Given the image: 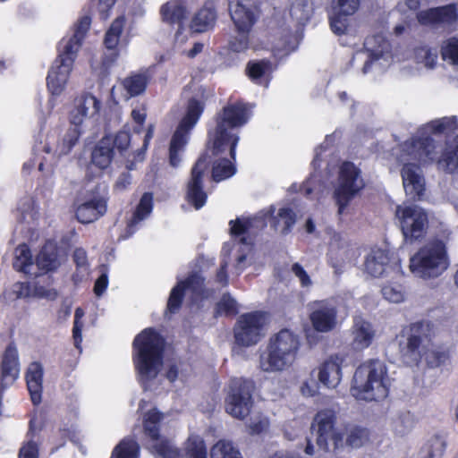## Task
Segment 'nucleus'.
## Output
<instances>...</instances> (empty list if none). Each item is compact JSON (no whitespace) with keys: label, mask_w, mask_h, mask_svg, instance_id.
I'll list each match as a JSON object with an SVG mask.
<instances>
[{"label":"nucleus","mask_w":458,"mask_h":458,"mask_svg":"<svg viewBox=\"0 0 458 458\" xmlns=\"http://www.w3.org/2000/svg\"><path fill=\"white\" fill-rule=\"evenodd\" d=\"M401 165L403 186L413 200L421 199L426 190L421 166L436 163L438 170L458 173V123L455 117H444L421 126L417 133L394 152Z\"/></svg>","instance_id":"obj_1"},{"label":"nucleus","mask_w":458,"mask_h":458,"mask_svg":"<svg viewBox=\"0 0 458 458\" xmlns=\"http://www.w3.org/2000/svg\"><path fill=\"white\" fill-rule=\"evenodd\" d=\"M250 116V106L238 102L230 104L223 108L216 119V125L208 131V145L214 156H223L215 161L212 176L216 182H220L233 176L235 166L227 158L235 157V148L239 137L233 133L234 128L244 125Z\"/></svg>","instance_id":"obj_2"},{"label":"nucleus","mask_w":458,"mask_h":458,"mask_svg":"<svg viewBox=\"0 0 458 458\" xmlns=\"http://www.w3.org/2000/svg\"><path fill=\"white\" fill-rule=\"evenodd\" d=\"M403 355L411 361L424 360L430 368L442 365L448 358V348L442 344L440 331L429 321H420L411 325Z\"/></svg>","instance_id":"obj_3"},{"label":"nucleus","mask_w":458,"mask_h":458,"mask_svg":"<svg viewBox=\"0 0 458 458\" xmlns=\"http://www.w3.org/2000/svg\"><path fill=\"white\" fill-rule=\"evenodd\" d=\"M391 378L386 363L380 360H369L360 364L354 375L351 393L358 400L381 401L387 397Z\"/></svg>","instance_id":"obj_4"},{"label":"nucleus","mask_w":458,"mask_h":458,"mask_svg":"<svg viewBox=\"0 0 458 458\" xmlns=\"http://www.w3.org/2000/svg\"><path fill=\"white\" fill-rule=\"evenodd\" d=\"M450 266L446 242L440 239L428 241L409 259L410 272L415 278L423 281L441 277Z\"/></svg>","instance_id":"obj_5"},{"label":"nucleus","mask_w":458,"mask_h":458,"mask_svg":"<svg viewBox=\"0 0 458 458\" xmlns=\"http://www.w3.org/2000/svg\"><path fill=\"white\" fill-rule=\"evenodd\" d=\"M133 363L140 381L157 377L162 366L164 340L152 328H146L133 341Z\"/></svg>","instance_id":"obj_6"},{"label":"nucleus","mask_w":458,"mask_h":458,"mask_svg":"<svg viewBox=\"0 0 458 458\" xmlns=\"http://www.w3.org/2000/svg\"><path fill=\"white\" fill-rule=\"evenodd\" d=\"M300 349L299 337L284 329L269 339L267 350L259 356V369L265 372H278L290 368Z\"/></svg>","instance_id":"obj_7"},{"label":"nucleus","mask_w":458,"mask_h":458,"mask_svg":"<svg viewBox=\"0 0 458 458\" xmlns=\"http://www.w3.org/2000/svg\"><path fill=\"white\" fill-rule=\"evenodd\" d=\"M364 186L365 182L360 169L353 163H343L334 188V198L338 206L339 214L344 213L349 203L360 192Z\"/></svg>","instance_id":"obj_8"},{"label":"nucleus","mask_w":458,"mask_h":458,"mask_svg":"<svg viewBox=\"0 0 458 458\" xmlns=\"http://www.w3.org/2000/svg\"><path fill=\"white\" fill-rule=\"evenodd\" d=\"M336 413L333 409L319 410L310 424L311 432L316 436V443L319 449L329 452L331 445L334 450L344 447V436L336 429Z\"/></svg>","instance_id":"obj_9"},{"label":"nucleus","mask_w":458,"mask_h":458,"mask_svg":"<svg viewBox=\"0 0 458 458\" xmlns=\"http://www.w3.org/2000/svg\"><path fill=\"white\" fill-rule=\"evenodd\" d=\"M395 218L405 241L412 242L423 238L428 227V216L421 207L403 203L395 208Z\"/></svg>","instance_id":"obj_10"},{"label":"nucleus","mask_w":458,"mask_h":458,"mask_svg":"<svg viewBox=\"0 0 458 458\" xmlns=\"http://www.w3.org/2000/svg\"><path fill=\"white\" fill-rule=\"evenodd\" d=\"M253 391L254 384L251 380L242 377L232 378L226 390V412L235 419L244 420L253 405Z\"/></svg>","instance_id":"obj_11"},{"label":"nucleus","mask_w":458,"mask_h":458,"mask_svg":"<svg viewBox=\"0 0 458 458\" xmlns=\"http://www.w3.org/2000/svg\"><path fill=\"white\" fill-rule=\"evenodd\" d=\"M267 321V316L264 312L241 315L233 328L235 344L243 347L257 344L265 336Z\"/></svg>","instance_id":"obj_12"},{"label":"nucleus","mask_w":458,"mask_h":458,"mask_svg":"<svg viewBox=\"0 0 458 458\" xmlns=\"http://www.w3.org/2000/svg\"><path fill=\"white\" fill-rule=\"evenodd\" d=\"M203 112V105L196 99L190 100L187 113L172 137L169 159L172 166L176 167L181 162L180 153L188 141L189 131L195 126Z\"/></svg>","instance_id":"obj_13"},{"label":"nucleus","mask_w":458,"mask_h":458,"mask_svg":"<svg viewBox=\"0 0 458 458\" xmlns=\"http://www.w3.org/2000/svg\"><path fill=\"white\" fill-rule=\"evenodd\" d=\"M59 54L49 69L47 87L52 96L58 97L65 90L77 55L58 48Z\"/></svg>","instance_id":"obj_14"},{"label":"nucleus","mask_w":458,"mask_h":458,"mask_svg":"<svg viewBox=\"0 0 458 458\" xmlns=\"http://www.w3.org/2000/svg\"><path fill=\"white\" fill-rule=\"evenodd\" d=\"M365 50L358 52L353 56V61H364L362 68L364 74L368 73L370 65L383 68L389 63V43L382 36H373L366 38Z\"/></svg>","instance_id":"obj_15"},{"label":"nucleus","mask_w":458,"mask_h":458,"mask_svg":"<svg viewBox=\"0 0 458 458\" xmlns=\"http://www.w3.org/2000/svg\"><path fill=\"white\" fill-rule=\"evenodd\" d=\"M101 102L90 93H83L78 96L70 111L69 119L74 128H79L83 132L88 124H93L98 121Z\"/></svg>","instance_id":"obj_16"},{"label":"nucleus","mask_w":458,"mask_h":458,"mask_svg":"<svg viewBox=\"0 0 458 458\" xmlns=\"http://www.w3.org/2000/svg\"><path fill=\"white\" fill-rule=\"evenodd\" d=\"M309 318L312 327L319 333L334 330L337 324V308L332 299L315 301L309 304Z\"/></svg>","instance_id":"obj_17"},{"label":"nucleus","mask_w":458,"mask_h":458,"mask_svg":"<svg viewBox=\"0 0 458 458\" xmlns=\"http://www.w3.org/2000/svg\"><path fill=\"white\" fill-rule=\"evenodd\" d=\"M162 415L152 409L144 416V429L151 438L152 444L149 448L157 458H180L178 450L166 440L159 439L158 426Z\"/></svg>","instance_id":"obj_18"},{"label":"nucleus","mask_w":458,"mask_h":458,"mask_svg":"<svg viewBox=\"0 0 458 458\" xmlns=\"http://www.w3.org/2000/svg\"><path fill=\"white\" fill-rule=\"evenodd\" d=\"M360 0H333L329 13L331 30L336 35L348 33L350 16L360 8Z\"/></svg>","instance_id":"obj_19"},{"label":"nucleus","mask_w":458,"mask_h":458,"mask_svg":"<svg viewBox=\"0 0 458 458\" xmlns=\"http://www.w3.org/2000/svg\"><path fill=\"white\" fill-rule=\"evenodd\" d=\"M208 165L206 157H199L192 167L191 176L187 185L186 199L196 209L201 208L207 201V193L202 187V178Z\"/></svg>","instance_id":"obj_20"},{"label":"nucleus","mask_w":458,"mask_h":458,"mask_svg":"<svg viewBox=\"0 0 458 458\" xmlns=\"http://www.w3.org/2000/svg\"><path fill=\"white\" fill-rule=\"evenodd\" d=\"M345 362L344 354L336 353L327 357L318 367V382L328 389L336 388L342 381V369Z\"/></svg>","instance_id":"obj_21"},{"label":"nucleus","mask_w":458,"mask_h":458,"mask_svg":"<svg viewBox=\"0 0 458 458\" xmlns=\"http://www.w3.org/2000/svg\"><path fill=\"white\" fill-rule=\"evenodd\" d=\"M106 211V200L98 193H89L76 207L75 215L82 224L92 223Z\"/></svg>","instance_id":"obj_22"},{"label":"nucleus","mask_w":458,"mask_h":458,"mask_svg":"<svg viewBox=\"0 0 458 458\" xmlns=\"http://www.w3.org/2000/svg\"><path fill=\"white\" fill-rule=\"evenodd\" d=\"M351 335L352 348L355 351H363L372 344L376 337V329L369 320L356 317L353 319Z\"/></svg>","instance_id":"obj_23"},{"label":"nucleus","mask_w":458,"mask_h":458,"mask_svg":"<svg viewBox=\"0 0 458 458\" xmlns=\"http://www.w3.org/2000/svg\"><path fill=\"white\" fill-rule=\"evenodd\" d=\"M81 133V129L70 127L59 139H55L54 136L49 137L44 148L45 152L52 154L57 158L69 154Z\"/></svg>","instance_id":"obj_24"},{"label":"nucleus","mask_w":458,"mask_h":458,"mask_svg":"<svg viewBox=\"0 0 458 458\" xmlns=\"http://www.w3.org/2000/svg\"><path fill=\"white\" fill-rule=\"evenodd\" d=\"M162 19L169 24H177L179 30L175 35V43L182 45L186 40V36L182 35L181 27L187 17V10L184 4L179 0H172L162 5L160 9Z\"/></svg>","instance_id":"obj_25"},{"label":"nucleus","mask_w":458,"mask_h":458,"mask_svg":"<svg viewBox=\"0 0 458 458\" xmlns=\"http://www.w3.org/2000/svg\"><path fill=\"white\" fill-rule=\"evenodd\" d=\"M230 14L238 31H250L255 21L253 1H232L230 4Z\"/></svg>","instance_id":"obj_26"},{"label":"nucleus","mask_w":458,"mask_h":458,"mask_svg":"<svg viewBox=\"0 0 458 458\" xmlns=\"http://www.w3.org/2000/svg\"><path fill=\"white\" fill-rule=\"evenodd\" d=\"M364 272L372 277H380L391 269L390 257L386 250L375 248L366 256Z\"/></svg>","instance_id":"obj_27"},{"label":"nucleus","mask_w":458,"mask_h":458,"mask_svg":"<svg viewBox=\"0 0 458 458\" xmlns=\"http://www.w3.org/2000/svg\"><path fill=\"white\" fill-rule=\"evenodd\" d=\"M44 368L38 361L30 362L25 372V380L33 404L42 401Z\"/></svg>","instance_id":"obj_28"},{"label":"nucleus","mask_w":458,"mask_h":458,"mask_svg":"<svg viewBox=\"0 0 458 458\" xmlns=\"http://www.w3.org/2000/svg\"><path fill=\"white\" fill-rule=\"evenodd\" d=\"M202 285L203 278L197 274H193L189 276L185 282H179L171 291L167 302L168 310L174 313L179 309L182 302V292L184 290H191L193 293H198L201 290Z\"/></svg>","instance_id":"obj_29"},{"label":"nucleus","mask_w":458,"mask_h":458,"mask_svg":"<svg viewBox=\"0 0 458 458\" xmlns=\"http://www.w3.org/2000/svg\"><path fill=\"white\" fill-rule=\"evenodd\" d=\"M1 372L3 383L13 384L20 375V363L17 348L9 344L1 362Z\"/></svg>","instance_id":"obj_30"},{"label":"nucleus","mask_w":458,"mask_h":458,"mask_svg":"<svg viewBox=\"0 0 458 458\" xmlns=\"http://www.w3.org/2000/svg\"><path fill=\"white\" fill-rule=\"evenodd\" d=\"M90 22L91 21L89 16L81 18L75 24L73 35L70 38H63L59 43L58 48L64 50L65 53L77 55L82 40L89 29Z\"/></svg>","instance_id":"obj_31"},{"label":"nucleus","mask_w":458,"mask_h":458,"mask_svg":"<svg viewBox=\"0 0 458 458\" xmlns=\"http://www.w3.org/2000/svg\"><path fill=\"white\" fill-rule=\"evenodd\" d=\"M62 263L56 247L47 243L36 258V265L44 273L56 270Z\"/></svg>","instance_id":"obj_32"},{"label":"nucleus","mask_w":458,"mask_h":458,"mask_svg":"<svg viewBox=\"0 0 458 458\" xmlns=\"http://www.w3.org/2000/svg\"><path fill=\"white\" fill-rule=\"evenodd\" d=\"M322 4L321 0H295L290 9V14L299 23L308 21L316 8Z\"/></svg>","instance_id":"obj_33"},{"label":"nucleus","mask_w":458,"mask_h":458,"mask_svg":"<svg viewBox=\"0 0 458 458\" xmlns=\"http://www.w3.org/2000/svg\"><path fill=\"white\" fill-rule=\"evenodd\" d=\"M113 158L112 140L103 138L94 148L91 154V162L100 169L109 166Z\"/></svg>","instance_id":"obj_34"},{"label":"nucleus","mask_w":458,"mask_h":458,"mask_svg":"<svg viewBox=\"0 0 458 458\" xmlns=\"http://www.w3.org/2000/svg\"><path fill=\"white\" fill-rule=\"evenodd\" d=\"M153 209V196L146 192L142 195L129 224L128 228L132 233L136 226L146 217H148Z\"/></svg>","instance_id":"obj_35"},{"label":"nucleus","mask_w":458,"mask_h":458,"mask_svg":"<svg viewBox=\"0 0 458 458\" xmlns=\"http://www.w3.org/2000/svg\"><path fill=\"white\" fill-rule=\"evenodd\" d=\"M148 81V79L145 73H135L125 78L122 81V86L126 91L125 98L128 99L142 94L146 89Z\"/></svg>","instance_id":"obj_36"},{"label":"nucleus","mask_w":458,"mask_h":458,"mask_svg":"<svg viewBox=\"0 0 458 458\" xmlns=\"http://www.w3.org/2000/svg\"><path fill=\"white\" fill-rule=\"evenodd\" d=\"M216 21V13L212 8L200 9L193 17L191 30L194 32H204L213 27Z\"/></svg>","instance_id":"obj_37"},{"label":"nucleus","mask_w":458,"mask_h":458,"mask_svg":"<svg viewBox=\"0 0 458 458\" xmlns=\"http://www.w3.org/2000/svg\"><path fill=\"white\" fill-rule=\"evenodd\" d=\"M296 222L295 213L289 208H279L272 217V226L281 233H287Z\"/></svg>","instance_id":"obj_38"},{"label":"nucleus","mask_w":458,"mask_h":458,"mask_svg":"<svg viewBox=\"0 0 458 458\" xmlns=\"http://www.w3.org/2000/svg\"><path fill=\"white\" fill-rule=\"evenodd\" d=\"M437 28L454 30L458 21V12L454 4L437 7Z\"/></svg>","instance_id":"obj_39"},{"label":"nucleus","mask_w":458,"mask_h":458,"mask_svg":"<svg viewBox=\"0 0 458 458\" xmlns=\"http://www.w3.org/2000/svg\"><path fill=\"white\" fill-rule=\"evenodd\" d=\"M32 266V256L29 247L26 244L19 245L14 252L13 267L18 271L30 274Z\"/></svg>","instance_id":"obj_40"},{"label":"nucleus","mask_w":458,"mask_h":458,"mask_svg":"<svg viewBox=\"0 0 458 458\" xmlns=\"http://www.w3.org/2000/svg\"><path fill=\"white\" fill-rule=\"evenodd\" d=\"M211 458H242L239 450L233 442L226 439L218 440L210 449Z\"/></svg>","instance_id":"obj_41"},{"label":"nucleus","mask_w":458,"mask_h":458,"mask_svg":"<svg viewBox=\"0 0 458 458\" xmlns=\"http://www.w3.org/2000/svg\"><path fill=\"white\" fill-rule=\"evenodd\" d=\"M369 440V434L366 428L360 427H351L346 431V438L344 445L351 448H360L366 445Z\"/></svg>","instance_id":"obj_42"},{"label":"nucleus","mask_w":458,"mask_h":458,"mask_svg":"<svg viewBox=\"0 0 458 458\" xmlns=\"http://www.w3.org/2000/svg\"><path fill=\"white\" fill-rule=\"evenodd\" d=\"M185 451L190 458H207V448L204 439L195 433H191L185 443Z\"/></svg>","instance_id":"obj_43"},{"label":"nucleus","mask_w":458,"mask_h":458,"mask_svg":"<svg viewBox=\"0 0 458 458\" xmlns=\"http://www.w3.org/2000/svg\"><path fill=\"white\" fill-rule=\"evenodd\" d=\"M445 450V440L440 437H433L423 445L419 458H440Z\"/></svg>","instance_id":"obj_44"},{"label":"nucleus","mask_w":458,"mask_h":458,"mask_svg":"<svg viewBox=\"0 0 458 458\" xmlns=\"http://www.w3.org/2000/svg\"><path fill=\"white\" fill-rule=\"evenodd\" d=\"M230 225L231 233L235 236H240L244 233H251V228L253 226L263 228L265 226V222L259 217L250 219L238 218L235 221H231Z\"/></svg>","instance_id":"obj_45"},{"label":"nucleus","mask_w":458,"mask_h":458,"mask_svg":"<svg viewBox=\"0 0 458 458\" xmlns=\"http://www.w3.org/2000/svg\"><path fill=\"white\" fill-rule=\"evenodd\" d=\"M140 447L136 441L124 438L113 450L111 458H138Z\"/></svg>","instance_id":"obj_46"},{"label":"nucleus","mask_w":458,"mask_h":458,"mask_svg":"<svg viewBox=\"0 0 458 458\" xmlns=\"http://www.w3.org/2000/svg\"><path fill=\"white\" fill-rule=\"evenodd\" d=\"M440 53L444 61L458 66V37H450L444 40L441 44Z\"/></svg>","instance_id":"obj_47"},{"label":"nucleus","mask_w":458,"mask_h":458,"mask_svg":"<svg viewBox=\"0 0 458 458\" xmlns=\"http://www.w3.org/2000/svg\"><path fill=\"white\" fill-rule=\"evenodd\" d=\"M271 71V63L267 60L250 61L246 65L247 76L255 83H259V80Z\"/></svg>","instance_id":"obj_48"},{"label":"nucleus","mask_w":458,"mask_h":458,"mask_svg":"<svg viewBox=\"0 0 458 458\" xmlns=\"http://www.w3.org/2000/svg\"><path fill=\"white\" fill-rule=\"evenodd\" d=\"M414 59L426 68L433 69L437 63V54L435 49L423 46L414 49Z\"/></svg>","instance_id":"obj_49"},{"label":"nucleus","mask_w":458,"mask_h":458,"mask_svg":"<svg viewBox=\"0 0 458 458\" xmlns=\"http://www.w3.org/2000/svg\"><path fill=\"white\" fill-rule=\"evenodd\" d=\"M124 24L125 19L123 16L118 17L113 21L105 37L104 43L107 48L113 49L117 46Z\"/></svg>","instance_id":"obj_50"},{"label":"nucleus","mask_w":458,"mask_h":458,"mask_svg":"<svg viewBox=\"0 0 458 458\" xmlns=\"http://www.w3.org/2000/svg\"><path fill=\"white\" fill-rule=\"evenodd\" d=\"M414 426V417L409 412H402L397 414L392 421L393 429L399 435L408 433Z\"/></svg>","instance_id":"obj_51"},{"label":"nucleus","mask_w":458,"mask_h":458,"mask_svg":"<svg viewBox=\"0 0 458 458\" xmlns=\"http://www.w3.org/2000/svg\"><path fill=\"white\" fill-rule=\"evenodd\" d=\"M383 297L393 303H400L404 301V292L399 284H387L382 288Z\"/></svg>","instance_id":"obj_52"},{"label":"nucleus","mask_w":458,"mask_h":458,"mask_svg":"<svg viewBox=\"0 0 458 458\" xmlns=\"http://www.w3.org/2000/svg\"><path fill=\"white\" fill-rule=\"evenodd\" d=\"M238 312L237 303L230 295L225 294L216 305L217 315H234Z\"/></svg>","instance_id":"obj_53"},{"label":"nucleus","mask_w":458,"mask_h":458,"mask_svg":"<svg viewBox=\"0 0 458 458\" xmlns=\"http://www.w3.org/2000/svg\"><path fill=\"white\" fill-rule=\"evenodd\" d=\"M84 310L81 308H77L74 312V322L72 328V337L74 345L81 351V344L82 342L81 331L83 327L82 318L84 317Z\"/></svg>","instance_id":"obj_54"},{"label":"nucleus","mask_w":458,"mask_h":458,"mask_svg":"<svg viewBox=\"0 0 458 458\" xmlns=\"http://www.w3.org/2000/svg\"><path fill=\"white\" fill-rule=\"evenodd\" d=\"M239 34L230 42V48L235 53H243L250 47L249 31H238Z\"/></svg>","instance_id":"obj_55"},{"label":"nucleus","mask_w":458,"mask_h":458,"mask_svg":"<svg viewBox=\"0 0 458 458\" xmlns=\"http://www.w3.org/2000/svg\"><path fill=\"white\" fill-rule=\"evenodd\" d=\"M437 7L421 11L417 13L420 24L437 28Z\"/></svg>","instance_id":"obj_56"},{"label":"nucleus","mask_w":458,"mask_h":458,"mask_svg":"<svg viewBox=\"0 0 458 458\" xmlns=\"http://www.w3.org/2000/svg\"><path fill=\"white\" fill-rule=\"evenodd\" d=\"M183 366L182 362L169 364L165 372L166 378L170 382H174L176 379L183 380L185 377L182 369Z\"/></svg>","instance_id":"obj_57"},{"label":"nucleus","mask_w":458,"mask_h":458,"mask_svg":"<svg viewBox=\"0 0 458 458\" xmlns=\"http://www.w3.org/2000/svg\"><path fill=\"white\" fill-rule=\"evenodd\" d=\"M269 421L265 416H257L251 420L249 428L251 434H259L267 429Z\"/></svg>","instance_id":"obj_58"},{"label":"nucleus","mask_w":458,"mask_h":458,"mask_svg":"<svg viewBox=\"0 0 458 458\" xmlns=\"http://www.w3.org/2000/svg\"><path fill=\"white\" fill-rule=\"evenodd\" d=\"M130 141L131 136L129 132L119 131L115 135L114 140H112V145H114V148L122 153L127 149L128 146L130 145Z\"/></svg>","instance_id":"obj_59"},{"label":"nucleus","mask_w":458,"mask_h":458,"mask_svg":"<svg viewBox=\"0 0 458 458\" xmlns=\"http://www.w3.org/2000/svg\"><path fill=\"white\" fill-rule=\"evenodd\" d=\"M292 271L295 276L298 277L302 287H310L312 285V280L300 264H293L292 267Z\"/></svg>","instance_id":"obj_60"},{"label":"nucleus","mask_w":458,"mask_h":458,"mask_svg":"<svg viewBox=\"0 0 458 458\" xmlns=\"http://www.w3.org/2000/svg\"><path fill=\"white\" fill-rule=\"evenodd\" d=\"M38 445L33 440L26 442L20 449L19 458H38Z\"/></svg>","instance_id":"obj_61"},{"label":"nucleus","mask_w":458,"mask_h":458,"mask_svg":"<svg viewBox=\"0 0 458 458\" xmlns=\"http://www.w3.org/2000/svg\"><path fill=\"white\" fill-rule=\"evenodd\" d=\"M73 259L80 269L83 270L84 272H87L88 259L87 253L83 249L78 248L74 250Z\"/></svg>","instance_id":"obj_62"},{"label":"nucleus","mask_w":458,"mask_h":458,"mask_svg":"<svg viewBox=\"0 0 458 458\" xmlns=\"http://www.w3.org/2000/svg\"><path fill=\"white\" fill-rule=\"evenodd\" d=\"M108 285V276L106 271H103L99 277L96 280L94 285V293L97 296H101Z\"/></svg>","instance_id":"obj_63"},{"label":"nucleus","mask_w":458,"mask_h":458,"mask_svg":"<svg viewBox=\"0 0 458 458\" xmlns=\"http://www.w3.org/2000/svg\"><path fill=\"white\" fill-rule=\"evenodd\" d=\"M318 387L315 382L304 381L301 386V393L303 396L311 397L318 394Z\"/></svg>","instance_id":"obj_64"}]
</instances>
